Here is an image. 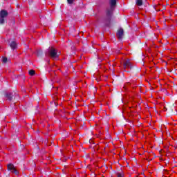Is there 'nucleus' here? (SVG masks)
I'll return each instance as SVG.
<instances>
[{
    "mask_svg": "<svg viewBox=\"0 0 177 177\" xmlns=\"http://www.w3.org/2000/svg\"><path fill=\"white\" fill-rule=\"evenodd\" d=\"M47 55H48V56H49V57H51V59H53V60H57V59H59V55L57 54V50H56V48H55L54 47H50L48 48Z\"/></svg>",
    "mask_w": 177,
    "mask_h": 177,
    "instance_id": "nucleus-1",
    "label": "nucleus"
},
{
    "mask_svg": "<svg viewBox=\"0 0 177 177\" xmlns=\"http://www.w3.org/2000/svg\"><path fill=\"white\" fill-rule=\"evenodd\" d=\"M109 4L111 6V8L106 10V16L108 17H111V15H113V12L114 11V9H115V6L117 5V0H110Z\"/></svg>",
    "mask_w": 177,
    "mask_h": 177,
    "instance_id": "nucleus-2",
    "label": "nucleus"
},
{
    "mask_svg": "<svg viewBox=\"0 0 177 177\" xmlns=\"http://www.w3.org/2000/svg\"><path fill=\"white\" fill-rule=\"evenodd\" d=\"M7 168H8V171H11V172H12V174H17V170L15 167V165H13L12 164L8 165Z\"/></svg>",
    "mask_w": 177,
    "mask_h": 177,
    "instance_id": "nucleus-3",
    "label": "nucleus"
},
{
    "mask_svg": "<svg viewBox=\"0 0 177 177\" xmlns=\"http://www.w3.org/2000/svg\"><path fill=\"white\" fill-rule=\"evenodd\" d=\"M122 37H124V30L120 29L117 32V37L118 39H122Z\"/></svg>",
    "mask_w": 177,
    "mask_h": 177,
    "instance_id": "nucleus-4",
    "label": "nucleus"
},
{
    "mask_svg": "<svg viewBox=\"0 0 177 177\" xmlns=\"http://www.w3.org/2000/svg\"><path fill=\"white\" fill-rule=\"evenodd\" d=\"M131 66V62H129V60H127L124 62V68H132Z\"/></svg>",
    "mask_w": 177,
    "mask_h": 177,
    "instance_id": "nucleus-5",
    "label": "nucleus"
},
{
    "mask_svg": "<svg viewBox=\"0 0 177 177\" xmlns=\"http://www.w3.org/2000/svg\"><path fill=\"white\" fill-rule=\"evenodd\" d=\"M8 11L5 10H1L0 12V17L5 18L6 17V16H8Z\"/></svg>",
    "mask_w": 177,
    "mask_h": 177,
    "instance_id": "nucleus-6",
    "label": "nucleus"
},
{
    "mask_svg": "<svg viewBox=\"0 0 177 177\" xmlns=\"http://www.w3.org/2000/svg\"><path fill=\"white\" fill-rule=\"evenodd\" d=\"M10 46L11 49H16L17 48V43H16V41H13L10 44Z\"/></svg>",
    "mask_w": 177,
    "mask_h": 177,
    "instance_id": "nucleus-7",
    "label": "nucleus"
},
{
    "mask_svg": "<svg viewBox=\"0 0 177 177\" xmlns=\"http://www.w3.org/2000/svg\"><path fill=\"white\" fill-rule=\"evenodd\" d=\"M6 97L8 100H12V93H8L6 94Z\"/></svg>",
    "mask_w": 177,
    "mask_h": 177,
    "instance_id": "nucleus-8",
    "label": "nucleus"
},
{
    "mask_svg": "<svg viewBox=\"0 0 177 177\" xmlns=\"http://www.w3.org/2000/svg\"><path fill=\"white\" fill-rule=\"evenodd\" d=\"M136 4L138 5V6H142L143 5V1L136 0Z\"/></svg>",
    "mask_w": 177,
    "mask_h": 177,
    "instance_id": "nucleus-9",
    "label": "nucleus"
},
{
    "mask_svg": "<svg viewBox=\"0 0 177 177\" xmlns=\"http://www.w3.org/2000/svg\"><path fill=\"white\" fill-rule=\"evenodd\" d=\"M29 75H35V71H34V70H30V71H29Z\"/></svg>",
    "mask_w": 177,
    "mask_h": 177,
    "instance_id": "nucleus-10",
    "label": "nucleus"
},
{
    "mask_svg": "<svg viewBox=\"0 0 177 177\" xmlns=\"http://www.w3.org/2000/svg\"><path fill=\"white\" fill-rule=\"evenodd\" d=\"M5 23V19L2 17H0V24H3Z\"/></svg>",
    "mask_w": 177,
    "mask_h": 177,
    "instance_id": "nucleus-11",
    "label": "nucleus"
},
{
    "mask_svg": "<svg viewBox=\"0 0 177 177\" xmlns=\"http://www.w3.org/2000/svg\"><path fill=\"white\" fill-rule=\"evenodd\" d=\"M3 63H6L8 62V58L6 57H3L2 59Z\"/></svg>",
    "mask_w": 177,
    "mask_h": 177,
    "instance_id": "nucleus-12",
    "label": "nucleus"
},
{
    "mask_svg": "<svg viewBox=\"0 0 177 177\" xmlns=\"http://www.w3.org/2000/svg\"><path fill=\"white\" fill-rule=\"evenodd\" d=\"M68 1V3H73V2H74V0H67Z\"/></svg>",
    "mask_w": 177,
    "mask_h": 177,
    "instance_id": "nucleus-13",
    "label": "nucleus"
},
{
    "mask_svg": "<svg viewBox=\"0 0 177 177\" xmlns=\"http://www.w3.org/2000/svg\"><path fill=\"white\" fill-rule=\"evenodd\" d=\"M128 85H129V83H127V84H126L124 85V89H126V88H127V86H128Z\"/></svg>",
    "mask_w": 177,
    "mask_h": 177,
    "instance_id": "nucleus-14",
    "label": "nucleus"
},
{
    "mask_svg": "<svg viewBox=\"0 0 177 177\" xmlns=\"http://www.w3.org/2000/svg\"><path fill=\"white\" fill-rule=\"evenodd\" d=\"M118 177H122V175L120 173L118 174Z\"/></svg>",
    "mask_w": 177,
    "mask_h": 177,
    "instance_id": "nucleus-15",
    "label": "nucleus"
},
{
    "mask_svg": "<svg viewBox=\"0 0 177 177\" xmlns=\"http://www.w3.org/2000/svg\"><path fill=\"white\" fill-rule=\"evenodd\" d=\"M156 10H157V9H156Z\"/></svg>",
    "mask_w": 177,
    "mask_h": 177,
    "instance_id": "nucleus-16",
    "label": "nucleus"
}]
</instances>
